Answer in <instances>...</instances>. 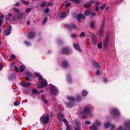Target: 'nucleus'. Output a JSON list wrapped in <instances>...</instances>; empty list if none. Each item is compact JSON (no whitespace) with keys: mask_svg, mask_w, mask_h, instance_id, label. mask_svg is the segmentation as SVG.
<instances>
[{"mask_svg":"<svg viewBox=\"0 0 130 130\" xmlns=\"http://www.w3.org/2000/svg\"><path fill=\"white\" fill-rule=\"evenodd\" d=\"M71 37L73 38H75L77 36L76 34H71Z\"/></svg>","mask_w":130,"mask_h":130,"instance_id":"obj_46","label":"nucleus"},{"mask_svg":"<svg viewBox=\"0 0 130 130\" xmlns=\"http://www.w3.org/2000/svg\"><path fill=\"white\" fill-rule=\"evenodd\" d=\"M52 3L51 2H50L47 4L46 6L48 7L49 6H52Z\"/></svg>","mask_w":130,"mask_h":130,"instance_id":"obj_50","label":"nucleus"},{"mask_svg":"<svg viewBox=\"0 0 130 130\" xmlns=\"http://www.w3.org/2000/svg\"><path fill=\"white\" fill-rule=\"evenodd\" d=\"M47 96L46 94H42V99L43 101L45 103L46 105H47L48 103V102L47 100L46 99V97Z\"/></svg>","mask_w":130,"mask_h":130,"instance_id":"obj_15","label":"nucleus"},{"mask_svg":"<svg viewBox=\"0 0 130 130\" xmlns=\"http://www.w3.org/2000/svg\"><path fill=\"white\" fill-rule=\"evenodd\" d=\"M106 5V4H104L103 5L100 7V8L101 10H102L105 7Z\"/></svg>","mask_w":130,"mask_h":130,"instance_id":"obj_49","label":"nucleus"},{"mask_svg":"<svg viewBox=\"0 0 130 130\" xmlns=\"http://www.w3.org/2000/svg\"><path fill=\"white\" fill-rule=\"evenodd\" d=\"M13 10L14 12L16 13H19L20 11L19 9L15 7L13 8Z\"/></svg>","mask_w":130,"mask_h":130,"instance_id":"obj_34","label":"nucleus"},{"mask_svg":"<svg viewBox=\"0 0 130 130\" xmlns=\"http://www.w3.org/2000/svg\"><path fill=\"white\" fill-rule=\"evenodd\" d=\"M90 26L91 28H93L94 27V23L93 21H91L90 23Z\"/></svg>","mask_w":130,"mask_h":130,"instance_id":"obj_38","label":"nucleus"},{"mask_svg":"<svg viewBox=\"0 0 130 130\" xmlns=\"http://www.w3.org/2000/svg\"><path fill=\"white\" fill-rule=\"evenodd\" d=\"M91 41L93 45H95L97 44L98 42V39L95 35H93L91 36Z\"/></svg>","mask_w":130,"mask_h":130,"instance_id":"obj_10","label":"nucleus"},{"mask_svg":"<svg viewBox=\"0 0 130 130\" xmlns=\"http://www.w3.org/2000/svg\"><path fill=\"white\" fill-rule=\"evenodd\" d=\"M71 52V50H69L68 48L63 47L62 50V53L63 54H70Z\"/></svg>","mask_w":130,"mask_h":130,"instance_id":"obj_9","label":"nucleus"},{"mask_svg":"<svg viewBox=\"0 0 130 130\" xmlns=\"http://www.w3.org/2000/svg\"><path fill=\"white\" fill-rule=\"evenodd\" d=\"M88 94L86 90H83L82 92V94L83 96H85Z\"/></svg>","mask_w":130,"mask_h":130,"instance_id":"obj_39","label":"nucleus"},{"mask_svg":"<svg viewBox=\"0 0 130 130\" xmlns=\"http://www.w3.org/2000/svg\"><path fill=\"white\" fill-rule=\"evenodd\" d=\"M96 15V14L95 12H93L91 13V16L92 17H93Z\"/></svg>","mask_w":130,"mask_h":130,"instance_id":"obj_61","label":"nucleus"},{"mask_svg":"<svg viewBox=\"0 0 130 130\" xmlns=\"http://www.w3.org/2000/svg\"><path fill=\"white\" fill-rule=\"evenodd\" d=\"M67 126L66 128V130H72V126L70 125H66Z\"/></svg>","mask_w":130,"mask_h":130,"instance_id":"obj_36","label":"nucleus"},{"mask_svg":"<svg viewBox=\"0 0 130 130\" xmlns=\"http://www.w3.org/2000/svg\"><path fill=\"white\" fill-rule=\"evenodd\" d=\"M19 104V102L17 101H15L14 103V105L15 106L18 105Z\"/></svg>","mask_w":130,"mask_h":130,"instance_id":"obj_54","label":"nucleus"},{"mask_svg":"<svg viewBox=\"0 0 130 130\" xmlns=\"http://www.w3.org/2000/svg\"><path fill=\"white\" fill-rule=\"evenodd\" d=\"M28 37L31 39H32L35 36V33L34 32L30 31L29 32L28 34Z\"/></svg>","mask_w":130,"mask_h":130,"instance_id":"obj_17","label":"nucleus"},{"mask_svg":"<svg viewBox=\"0 0 130 130\" xmlns=\"http://www.w3.org/2000/svg\"><path fill=\"white\" fill-rule=\"evenodd\" d=\"M85 33L84 32H81L79 35V37H83L85 36Z\"/></svg>","mask_w":130,"mask_h":130,"instance_id":"obj_43","label":"nucleus"},{"mask_svg":"<svg viewBox=\"0 0 130 130\" xmlns=\"http://www.w3.org/2000/svg\"><path fill=\"white\" fill-rule=\"evenodd\" d=\"M36 75L38 77L39 80H41V84L37 86V87L39 88H41L44 86H46L47 85V82L46 80L43 78L42 76L38 73H36Z\"/></svg>","mask_w":130,"mask_h":130,"instance_id":"obj_2","label":"nucleus"},{"mask_svg":"<svg viewBox=\"0 0 130 130\" xmlns=\"http://www.w3.org/2000/svg\"><path fill=\"white\" fill-rule=\"evenodd\" d=\"M25 74L26 75L30 77H32L33 76L32 74L29 71H26Z\"/></svg>","mask_w":130,"mask_h":130,"instance_id":"obj_33","label":"nucleus"},{"mask_svg":"<svg viewBox=\"0 0 130 130\" xmlns=\"http://www.w3.org/2000/svg\"><path fill=\"white\" fill-rule=\"evenodd\" d=\"M81 99V97H80V95H77V100L78 101H79Z\"/></svg>","mask_w":130,"mask_h":130,"instance_id":"obj_48","label":"nucleus"},{"mask_svg":"<svg viewBox=\"0 0 130 130\" xmlns=\"http://www.w3.org/2000/svg\"><path fill=\"white\" fill-rule=\"evenodd\" d=\"M67 99L70 103L65 102V103L67 107L68 108H71L74 106V102L75 101V99L73 97L69 96L67 97Z\"/></svg>","mask_w":130,"mask_h":130,"instance_id":"obj_4","label":"nucleus"},{"mask_svg":"<svg viewBox=\"0 0 130 130\" xmlns=\"http://www.w3.org/2000/svg\"><path fill=\"white\" fill-rule=\"evenodd\" d=\"M85 123L88 125H90L91 124V122L90 121H85Z\"/></svg>","mask_w":130,"mask_h":130,"instance_id":"obj_57","label":"nucleus"},{"mask_svg":"<svg viewBox=\"0 0 130 130\" xmlns=\"http://www.w3.org/2000/svg\"><path fill=\"white\" fill-rule=\"evenodd\" d=\"M103 28H100L99 31V35L100 37H101L103 36Z\"/></svg>","mask_w":130,"mask_h":130,"instance_id":"obj_29","label":"nucleus"},{"mask_svg":"<svg viewBox=\"0 0 130 130\" xmlns=\"http://www.w3.org/2000/svg\"><path fill=\"white\" fill-rule=\"evenodd\" d=\"M57 117L58 119L60 121L62 120L64 116L61 112H59L57 114Z\"/></svg>","mask_w":130,"mask_h":130,"instance_id":"obj_22","label":"nucleus"},{"mask_svg":"<svg viewBox=\"0 0 130 130\" xmlns=\"http://www.w3.org/2000/svg\"><path fill=\"white\" fill-rule=\"evenodd\" d=\"M95 125H96L97 126H100L101 125V123L100 120H96L95 121Z\"/></svg>","mask_w":130,"mask_h":130,"instance_id":"obj_30","label":"nucleus"},{"mask_svg":"<svg viewBox=\"0 0 130 130\" xmlns=\"http://www.w3.org/2000/svg\"><path fill=\"white\" fill-rule=\"evenodd\" d=\"M94 3V1H91L85 3L84 6L85 7H87L89 6H90L91 4Z\"/></svg>","mask_w":130,"mask_h":130,"instance_id":"obj_19","label":"nucleus"},{"mask_svg":"<svg viewBox=\"0 0 130 130\" xmlns=\"http://www.w3.org/2000/svg\"><path fill=\"white\" fill-rule=\"evenodd\" d=\"M102 43L101 42H99L98 45V47L99 49H101L102 47Z\"/></svg>","mask_w":130,"mask_h":130,"instance_id":"obj_45","label":"nucleus"},{"mask_svg":"<svg viewBox=\"0 0 130 130\" xmlns=\"http://www.w3.org/2000/svg\"><path fill=\"white\" fill-rule=\"evenodd\" d=\"M92 63L94 66L96 67L99 68L101 67L100 64L96 61H93L92 62Z\"/></svg>","mask_w":130,"mask_h":130,"instance_id":"obj_23","label":"nucleus"},{"mask_svg":"<svg viewBox=\"0 0 130 130\" xmlns=\"http://www.w3.org/2000/svg\"><path fill=\"white\" fill-rule=\"evenodd\" d=\"M74 122L76 126L75 127L81 128V124L80 121L77 119L74 120Z\"/></svg>","mask_w":130,"mask_h":130,"instance_id":"obj_13","label":"nucleus"},{"mask_svg":"<svg viewBox=\"0 0 130 130\" xmlns=\"http://www.w3.org/2000/svg\"><path fill=\"white\" fill-rule=\"evenodd\" d=\"M46 5V2H43L40 5V7H44Z\"/></svg>","mask_w":130,"mask_h":130,"instance_id":"obj_44","label":"nucleus"},{"mask_svg":"<svg viewBox=\"0 0 130 130\" xmlns=\"http://www.w3.org/2000/svg\"><path fill=\"white\" fill-rule=\"evenodd\" d=\"M15 70L17 72H19V68H18L16 66H15L14 67Z\"/></svg>","mask_w":130,"mask_h":130,"instance_id":"obj_52","label":"nucleus"},{"mask_svg":"<svg viewBox=\"0 0 130 130\" xmlns=\"http://www.w3.org/2000/svg\"><path fill=\"white\" fill-rule=\"evenodd\" d=\"M10 57L13 59H15V57L14 55H11L10 56Z\"/></svg>","mask_w":130,"mask_h":130,"instance_id":"obj_64","label":"nucleus"},{"mask_svg":"<svg viewBox=\"0 0 130 130\" xmlns=\"http://www.w3.org/2000/svg\"><path fill=\"white\" fill-rule=\"evenodd\" d=\"M91 11L89 10H86L85 12V14L86 15H89Z\"/></svg>","mask_w":130,"mask_h":130,"instance_id":"obj_37","label":"nucleus"},{"mask_svg":"<svg viewBox=\"0 0 130 130\" xmlns=\"http://www.w3.org/2000/svg\"><path fill=\"white\" fill-rule=\"evenodd\" d=\"M32 10V9L30 8H27L25 10V12L26 13H27L30 11Z\"/></svg>","mask_w":130,"mask_h":130,"instance_id":"obj_40","label":"nucleus"},{"mask_svg":"<svg viewBox=\"0 0 130 130\" xmlns=\"http://www.w3.org/2000/svg\"><path fill=\"white\" fill-rule=\"evenodd\" d=\"M109 38L108 36H107L104 40L103 44L105 48H107L109 42Z\"/></svg>","mask_w":130,"mask_h":130,"instance_id":"obj_12","label":"nucleus"},{"mask_svg":"<svg viewBox=\"0 0 130 130\" xmlns=\"http://www.w3.org/2000/svg\"><path fill=\"white\" fill-rule=\"evenodd\" d=\"M47 17H45L43 19L42 22V24L43 25L45 24L47 22Z\"/></svg>","mask_w":130,"mask_h":130,"instance_id":"obj_35","label":"nucleus"},{"mask_svg":"<svg viewBox=\"0 0 130 130\" xmlns=\"http://www.w3.org/2000/svg\"><path fill=\"white\" fill-rule=\"evenodd\" d=\"M20 5V3L19 2H17V3L14 6L15 7H18Z\"/></svg>","mask_w":130,"mask_h":130,"instance_id":"obj_59","label":"nucleus"},{"mask_svg":"<svg viewBox=\"0 0 130 130\" xmlns=\"http://www.w3.org/2000/svg\"><path fill=\"white\" fill-rule=\"evenodd\" d=\"M21 85L23 87H28L31 86V84L29 83H26L25 82H21Z\"/></svg>","mask_w":130,"mask_h":130,"instance_id":"obj_18","label":"nucleus"},{"mask_svg":"<svg viewBox=\"0 0 130 130\" xmlns=\"http://www.w3.org/2000/svg\"><path fill=\"white\" fill-rule=\"evenodd\" d=\"M11 26L10 25L8 28H7L5 31V33L6 35H9L11 33Z\"/></svg>","mask_w":130,"mask_h":130,"instance_id":"obj_21","label":"nucleus"},{"mask_svg":"<svg viewBox=\"0 0 130 130\" xmlns=\"http://www.w3.org/2000/svg\"><path fill=\"white\" fill-rule=\"evenodd\" d=\"M49 11V9L48 8H47L45 9L44 10V12L46 13H47Z\"/></svg>","mask_w":130,"mask_h":130,"instance_id":"obj_47","label":"nucleus"},{"mask_svg":"<svg viewBox=\"0 0 130 130\" xmlns=\"http://www.w3.org/2000/svg\"><path fill=\"white\" fill-rule=\"evenodd\" d=\"M73 45V46L76 50L79 51V52L81 51V50L79 44L78 43L75 44V43H74Z\"/></svg>","mask_w":130,"mask_h":130,"instance_id":"obj_14","label":"nucleus"},{"mask_svg":"<svg viewBox=\"0 0 130 130\" xmlns=\"http://www.w3.org/2000/svg\"><path fill=\"white\" fill-rule=\"evenodd\" d=\"M77 17L78 21L79 23H81L82 19L84 20L85 18V16L80 13L77 15Z\"/></svg>","mask_w":130,"mask_h":130,"instance_id":"obj_11","label":"nucleus"},{"mask_svg":"<svg viewBox=\"0 0 130 130\" xmlns=\"http://www.w3.org/2000/svg\"><path fill=\"white\" fill-rule=\"evenodd\" d=\"M63 122L66 125H68V123L67 120L65 119H64L63 120Z\"/></svg>","mask_w":130,"mask_h":130,"instance_id":"obj_42","label":"nucleus"},{"mask_svg":"<svg viewBox=\"0 0 130 130\" xmlns=\"http://www.w3.org/2000/svg\"><path fill=\"white\" fill-rule=\"evenodd\" d=\"M111 113L112 116H119L120 114V113L117 108H113L110 109Z\"/></svg>","mask_w":130,"mask_h":130,"instance_id":"obj_7","label":"nucleus"},{"mask_svg":"<svg viewBox=\"0 0 130 130\" xmlns=\"http://www.w3.org/2000/svg\"><path fill=\"white\" fill-rule=\"evenodd\" d=\"M23 4L26 5H28L29 4V3L28 2L26 1H25L24 2V3H23Z\"/></svg>","mask_w":130,"mask_h":130,"instance_id":"obj_56","label":"nucleus"},{"mask_svg":"<svg viewBox=\"0 0 130 130\" xmlns=\"http://www.w3.org/2000/svg\"><path fill=\"white\" fill-rule=\"evenodd\" d=\"M49 86L51 93L54 95H56L58 92L57 88L51 84L49 85Z\"/></svg>","mask_w":130,"mask_h":130,"instance_id":"obj_6","label":"nucleus"},{"mask_svg":"<svg viewBox=\"0 0 130 130\" xmlns=\"http://www.w3.org/2000/svg\"><path fill=\"white\" fill-rule=\"evenodd\" d=\"M90 129L91 130H96L98 129V127L95 125V123H93L92 126L90 127Z\"/></svg>","mask_w":130,"mask_h":130,"instance_id":"obj_24","label":"nucleus"},{"mask_svg":"<svg viewBox=\"0 0 130 130\" xmlns=\"http://www.w3.org/2000/svg\"><path fill=\"white\" fill-rule=\"evenodd\" d=\"M68 65V62L66 61H63L62 63V66L64 68H67Z\"/></svg>","mask_w":130,"mask_h":130,"instance_id":"obj_25","label":"nucleus"},{"mask_svg":"<svg viewBox=\"0 0 130 130\" xmlns=\"http://www.w3.org/2000/svg\"><path fill=\"white\" fill-rule=\"evenodd\" d=\"M70 3H68L66 4L65 5V6L66 7H68L70 6Z\"/></svg>","mask_w":130,"mask_h":130,"instance_id":"obj_60","label":"nucleus"},{"mask_svg":"<svg viewBox=\"0 0 130 130\" xmlns=\"http://www.w3.org/2000/svg\"><path fill=\"white\" fill-rule=\"evenodd\" d=\"M94 109L93 107L90 104H88L85 106L84 108V111H81L82 114H84L82 116L83 118H86L88 116H91L92 114L90 111Z\"/></svg>","mask_w":130,"mask_h":130,"instance_id":"obj_1","label":"nucleus"},{"mask_svg":"<svg viewBox=\"0 0 130 130\" xmlns=\"http://www.w3.org/2000/svg\"><path fill=\"white\" fill-rule=\"evenodd\" d=\"M124 127L120 126L118 130H130V120H126L124 123Z\"/></svg>","mask_w":130,"mask_h":130,"instance_id":"obj_3","label":"nucleus"},{"mask_svg":"<svg viewBox=\"0 0 130 130\" xmlns=\"http://www.w3.org/2000/svg\"><path fill=\"white\" fill-rule=\"evenodd\" d=\"M18 16L20 20L21 19L24 17L25 18L26 16L25 15L24 13L23 12H20L18 14Z\"/></svg>","mask_w":130,"mask_h":130,"instance_id":"obj_16","label":"nucleus"},{"mask_svg":"<svg viewBox=\"0 0 130 130\" xmlns=\"http://www.w3.org/2000/svg\"><path fill=\"white\" fill-rule=\"evenodd\" d=\"M25 67L23 66H22L19 67V72H22L25 69Z\"/></svg>","mask_w":130,"mask_h":130,"instance_id":"obj_32","label":"nucleus"},{"mask_svg":"<svg viewBox=\"0 0 130 130\" xmlns=\"http://www.w3.org/2000/svg\"><path fill=\"white\" fill-rule=\"evenodd\" d=\"M100 71L99 70H98L96 71V72L95 73V74L96 75H99L100 74Z\"/></svg>","mask_w":130,"mask_h":130,"instance_id":"obj_55","label":"nucleus"},{"mask_svg":"<svg viewBox=\"0 0 130 130\" xmlns=\"http://www.w3.org/2000/svg\"><path fill=\"white\" fill-rule=\"evenodd\" d=\"M106 19L105 18H104L103 19V21L102 23V25L101 28H103L104 27L105 23L106 21Z\"/></svg>","mask_w":130,"mask_h":130,"instance_id":"obj_31","label":"nucleus"},{"mask_svg":"<svg viewBox=\"0 0 130 130\" xmlns=\"http://www.w3.org/2000/svg\"><path fill=\"white\" fill-rule=\"evenodd\" d=\"M67 81L69 83H70L72 82L70 74L69 73H68L67 74Z\"/></svg>","mask_w":130,"mask_h":130,"instance_id":"obj_26","label":"nucleus"},{"mask_svg":"<svg viewBox=\"0 0 130 130\" xmlns=\"http://www.w3.org/2000/svg\"><path fill=\"white\" fill-rule=\"evenodd\" d=\"M68 13V12H67V13ZM67 13L66 12H63L62 13L60 14V15L59 16L60 18H64L66 17Z\"/></svg>","mask_w":130,"mask_h":130,"instance_id":"obj_27","label":"nucleus"},{"mask_svg":"<svg viewBox=\"0 0 130 130\" xmlns=\"http://www.w3.org/2000/svg\"><path fill=\"white\" fill-rule=\"evenodd\" d=\"M112 125H114L113 124H112L109 123H106L105 124L104 127L106 128H107L109 127H110L111 128V127Z\"/></svg>","mask_w":130,"mask_h":130,"instance_id":"obj_28","label":"nucleus"},{"mask_svg":"<svg viewBox=\"0 0 130 130\" xmlns=\"http://www.w3.org/2000/svg\"><path fill=\"white\" fill-rule=\"evenodd\" d=\"M71 1H72L73 2L76 3H78L79 2V0H70Z\"/></svg>","mask_w":130,"mask_h":130,"instance_id":"obj_53","label":"nucleus"},{"mask_svg":"<svg viewBox=\"0 0 130 130\" xmlns=\"http://www.w3.org/2000/svg\"><path fill=\"white\" fill-rule=\"evenodd\" d=\"M32 92L33 93H37L38 92V91L37 90L34 89L32 90Z\"/></svg>","mask_w":130,"mask_h":130,"instance_id":"obj_51","label":"nucleus"},{"mask_svg":"<svg viewBox=\"0 0 130 130\" xmlns=\"http://www.w3.org/2000/svg\"><path fill=\"white\" fill-rule=\"evenodd\" d=\"M49 115L48 114L45 116L43 115L40 118V121L41 122H42L44 124H47L49 121Z\"/></svg>","mask_w":130,"mask_h":130,"instance_id":"obj_5","label":"nucleus"},{"mask_svg":"<svg viewBox=\"0 0 130 130\" xmlns=\"http://www.w3.org/2000/svg\"><path fill=\"white\" fill-rule=\"evenodd\" d=\"M24 43L27 46H29L31 45V43L28 41H25Z\"/></svg>","mask_w":130,"mask_h":130,"instance_id":"obj_41","label":"nucleus"},{"mask_svg":"<svg viewBox=\"0 0 130 130\" xmlns=\"http://www.w3.org/2000/svg\"><path fill=\"white\" fill-rule=\"evenodd\" d=\"M103 81L105 83H107V80L106 78H104L103 79Z\"/></svg>","mask_w":130,"mask_h":130,"instance_id":"obj_62","label":"nucleus"},{"mask_svg":"<svg viewBox=\"0 0 130 130\" xmlns=\"http://www.w3.org/2000/svg\"><path fill=\"white\" fill-rule=\"evenodd\" d=\"M123 1V0H118L117 1V3L118 4L120 3Z\"/></svg>","mask_w":130,"mask_h":130,"instance_id":"obj_63","label":"nucleus"},{"mask_svg":"<svg viewBox=\"0 0 130 130\" xmlns=\"http://www.w3.org/2000/svg\"><path fill=\"white\" fill-rule=\"evenodd\" d=\"M12 20L14 22H16L20 20H19L18 16L17 14H15L12 16Z\"/></svg>","mask_w":130,"mask_h":130,"instance_id":"obj_20","label":"nucleus"},{"mask_svg":"<svg viewBox=\"0 0 130 130\" xmlns=\"http://www.w3.org/2000/svg\"><path fill=\"white\" fill-rule=\"evenodd\" d=\"M65 26L69 30H71L73 28L77 29V26L74 24H72L70 25L68 24L65 25Z\"/></svg>","mask_w":130,"mask_h":130,"instance_id":"obj_8","label":"nucleus"},{"mask_svg":"<svg viewBox=\"0 0 130 130\" xmlns=\"http://www.w3.org/2000/svg\"><path fill=\"white\" fill-rule=\"evenodd\" d=\"M25 78L26 80H28L29 81H30V79H29V77L27 76H25Z\"/></svg>","mask_w":130,"mask_h":130,"instance_id":"obj_58","label":"nucleus"}]
</instances>
